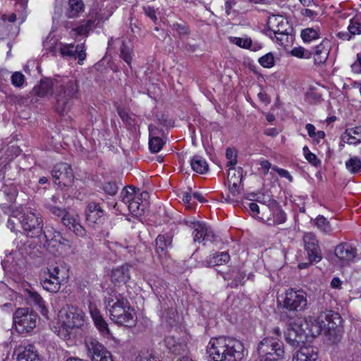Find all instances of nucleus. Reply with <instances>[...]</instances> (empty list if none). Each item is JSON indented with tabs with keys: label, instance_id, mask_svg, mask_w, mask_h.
<instances>
[{
	"label": "nucleus",
	"instance_id": "obj_1",
	"mask_svg": "<svg viewBox=\"0 0 361 361\" xmlns=\"http://www.w3.org/2000/svg\"><path fill=\"white\" fill-rule=\"evenodd\" d=\"M207 350L214 361H238L244 355V346L240 341L224 336L211 338Z\"/></svg>",
	"mask_w": 361,
	"mask_h": 361
},
{
	"label": "nucleus",
	"instance_id": "obj_2",
	"mask_svg": "<svg viewBox=\"0 0 361 361\" xmlns=\"http://www.w3.org/2000/svg\"><path fill=\"white\" fill-rule=\"evenodd\" d=\"M110 318L116 324L128 327L136 324L137 317L128 299L117 291H112L104 300Z\"/></svg>",
	"mask_w": 361,
	"mask_h": 361
},
{
	"label": "nucleus",
	"instance_id": "obj_3",
	"mask_svg": "<svg viewBox=\"0 0 361 361\" xmlns=\"http://www.w3.org/2000/svg\"><path fill=\"white\" fill-rule=\"evenodd\" d=\"M55 109L60 114L68 113L79 93L78 81L74 77L56 76L55 78Z\"/></svg>",
	"mask_w": 361,
	"mask_h": 361
},
{
	"label": "nucleus",
	"instance_id": "obj_4",
	"mask_svg": "<svg viewBox=\"0 0 361 361\" xmlns=\"http://www.w3.org/2000/svg\"><path fill=\"white\" fill-rule=\"evenodd\" d=\"M307 295L302 289L288 288L277 300V306L283 310L280 314L281 320L290 322L307 308Z\"/></svg>",
	"mask_w": 361,
	"mask_h": 361
},
{
	"label": "nucleus",
	"instance_id": "obj_5",
	"mask_svg": "<svg viewBox=\"0 0 361 361\" xmlns=\"http://www.w3.org/2000/svg\"><path fill=\"white\" fill-rule=\"evenodd\" d=\"M85 314L82 310L73 306L62 308L59 314L57 335L64 341H68L73 336L74 331L85 324Z\"/></svg>",
	"mask_w": 361,
	"mask_h": 361
},
{
	"label": "nucleus",
	"instance_id": "obj_6",
	"mask_svg": "<svg viewBox=\"0 0 361 361\" xmlns=\"http://www.w3.org/2000/svg\"><path fill=\"white\" fill-rule=\"evenodd\" d=\"M11 217L18 218L27 236L35 237L42 234L44 221L39 211L30 207L23 210H13Z\"/></svg>",
	"mask_w": 361,
	"mask_h": 361
},
{
	"label": "nucleus",
	"instance_id": "obj_7",
	"mask_svg": "<svg viewBox=\"0 0 361 361\" xmlns=\"http://www.w3.org/2000/svg\"><path fill=\"white\" fill-rule=\"evenodd\" d=\"M333 318H338V320H340L338 314L327 311L320 313L317 318L311 316L304 317L298 324L309 341V338H314L320 335L326 326V322Z\"/></svg>",
	"mask_w": 361,
	"mask_h": 361
},
{
	"label": "nucleus",
	"instance_id": "obj_8",
	"mask_svg": "<svg viewBox=\"0 0 361 361\" xmlns=\"http://www.w3.org/2000/svg\"><path fill=\"white\" fill-rule=\"evenodd\" d=\"M257 351L259 357L257 360H266V361H276L284 356L283 345L281 342L276 341L273 338H265L259 344Z\"/></svg>",
	"mask_w": 361,
	"mask_h": 361
},
{
	"label": "nucleus",
	"instance_id": "obj_9",
	"mask_svg": "<svg viewBox=\"0 0 361 361\" xmlns=\"http://www.w3.org/2000/svg\"><path fill=\"white\" fill-rule=\"evenodd\" d=\"M185 224L192 230V235L195 243H212L216 240V235L212 228L204 222L190 218L184 221Z\"/></svg>",
	"mask_w": 361,
	"mask_h": 361
},
{
	"label": "nucleus",
	"instance_id": "obj_10",
	"mask_svg": "<svg viewBox=\"0 0 361 361\" xmlns=\"http://www.w3.org/2000/svg\"><path fill=\"white\" fill-rule=\"evenodd\" d=\"M37 314L28 308H18L13 314V322L17 331L23 334L30 332L37 323Z\"/></svg>",
	"mask_w": 361,
	"mask_h": 361
},
{
	"label": "nucleus",
	"instance_id": "obj_11",
	"mask_svg": "<svg viewBox=\"0 0 361 361\" xmlns=\"http://www.w3.org/2000/svg\"><path fill=\"white\" fill-rule=\"evenodd\" d=\"M51 175L54 184L60 188L71 185L73 180V170L67 163L61 162L56 164Z\"/></svg>",
	"mask_w": 361,
	"mask_h": 361
},
{
	"label": "nucleus",
	"instance_id": "obj_12",
	"mask_svg": "<svg viewBox=\"0 0 361 361\" xmlns=\"http://www.w3.org/2000/svg\"><path fill=\"white\" fill-rule=\"evenodd\" d=\"M305 250L307 252L310 262H318L322 258V250L316 235L312 233H306L303 236Z\"/></svg>",
	"mask_w": 361,
	"mask_h": 361
},
{
	"label": "nucleus",
	"instance_id": "obj_13",
	"mask_svg": "<svg viewBox=\"0 0 361 361\" xmlns=\"http://www.w3.org/2000/svg\"><path fill=\"white\" fill-rule=\"evenodd\" d=\"M284 336L286 342L293 348H298L301 344L308 342L298 322H293L290 325Z\"/></svg>",
	"mask_w": 361,
	"mask_h": 361
},
{
	"label": "nucleus",
	"instance_id": "obj_14",
	"mask_svg": "<svg viewBox=\"0 0 361 361\" xmlns=\"http://www.w3.org/2000/svg\"><path fill=\"white\" fill-rule=\"evenodd\" d=\"M62 224L73 231L77 236L83 238L86 235V230L80 224V218L77 213L68 211L61 219Z\"/></svg>",
	"mask_w": 361,
	"mask_h": 361
},
{
	"label": "nucleus",
	"instance_id": "obj_15",
	"mask_svg": "<svg viewBox=\"0 0 361 361\" xmlns=\"http://www.w3.org/2000/svg\"><path fill=\"white\" fill-rule=\"evenodd\" d=\"M86 221L89 226L94 227L104 219V211L94 202H90L85 209Z\"/></svg>",
	"mask_w": 361,
	"mask_h": 361
},
{
	"label": "nucleus",
	"instance_id": "obj_16",
	"mask_svg": "<svg viewBox=\"0 0 361 361\" xmlns=\"http://www.w3.org/2000/svg\"><path fill=\"white\" fill-rule=\"evenodd\" d=\"M18 191L17 188L13 185H5L2 190L0 191V195L5 200V202H2L1 206L2 209L7 208L13 214V210L19 209L18 208H14L13 204L16 201L18 196Z\"/></svg>",
	"mask_w": 361,
	"mask_h": 361
},
{
	"label": "nucleus",
	"instance_id": "obj_17",
	"mask_svg": "<svg viewBox=\"0 0 361 361\" xmlns=\"http://www.w3.org/2000/svg\"><path fill=\"white\" fill-rule=\"evenodd\" d=\"M17 351L18 361H42L36 348L32 344L21 345Z\"/></svg>",
	"mask_w": 361,
	"mask_h": 361
},
{
	"label": "nucleus",
	"instance_id": "obj_18",
	"mask_svg": "<svg viewBox=\"0 0 361 361\" xmlns=\"http://www.w3.org/2000/svg\"><path fill=\"white\" fill-rule=\"evenodd\" d=\"M334 319H338V318H333L327 321L326 326L327 330L324 333L326 342L329 345H336L342 338L341 329L337 327L336 324L334 322Z\"/></svg>",
	"mask_w": 361,
	"mask_h": 361
},
{
	"label": "nucleus",
	"instance_id": "obj_19",
	"mask_svg": "<svg viewBox=\"0 0 361 361\" xmlns=\"http://www.w3.org/2000/svg\"><path fill=\"white\" fill-rule=\"evenodd\" d=\"M335 255L343 264H347L355 257L356 249L348 243H341L335 248Z\"/></svg>",
	"mask_w": 361,
	"mask_h": 361
},
{
	"label": "nucleus",
	"instance_id": "obj_20",
	"mask_svg": "<svg viewBox=\"0 0 361 361\" xmlns=\"http://www.w3.org/2000/svg\"><path fill=\"white\" fill-rule=\"evenodd\" d=\"M331 49V42L329 39H324L322 42L314 47L313 55L314 63L317 64L324 63L329 56Z\"/></svg>",
	"mask_w": 361,
	"mask_h": 361
},
{
	"label": "nucleus",
	"instance_id": "obj_21",
	"mask_svg": "<svg viewBox=\"0 0 361 361\" xmlns=\"http://www.w3.org/2000/svg\"><path fill=\"white\" fill-rule=\"evenodd\" d=\"M269 207L271 211V216L267 219L269 224L278 225L283 224L286 221L285 212L276 200H271L269 202Z\"/></svg>",
	"mask_w": 361,
	"mask_h": 361
},
{
	"label": "nucleus",
	"instance_id": "obj_22",
	"mask_svg": "<svg viewBox=\"0 0 361 361\" xmlns=\"http://www.w3.org/2000/svg\"><path fill=\"white\" fill-rule=\"evenodd\" d=\"M293 361H320L317 350L312 346L300 347L293 357Z\"/></svg>",
	"mask_w": 361,
	"mask_h": 361
},
{
	"label": "nucleus",
	"instance_id": "obj_23",
	"mask_svg": "<svg viewBox=\"0 0 361 361\" xmlns=\"http://www.w3.org/2000/svg\"><path fill=\"white\" fill-rule=\"evenodd\" d=\"M164 341L166 348L173 354L180 355L185 353L187 350L185 341L180 337L170 335L165 338Z\"/></svg>",
	"mask_w": 361,
	"mask_h": 361
},
{
	"label": "nucleus",
	"instance_id": "obj_24",
	"mask_svg": "<svg viewBox=\"0 0 361 361\" xmlns=\"http://www.w3.org/2000/svg\"><path fill=\"white\" fill-rule=\"evenodd\" d=\"M267 25L268 30L272 32L283 33L289 30L288 21L282 16H271L268 18Z\"/></svg>",
	"mask_w": 361,
	"mask_h": 361
},
{
	"label": "nucleus",
	"instance_id": "obj_25",
	"mask_svg": "<svg viewBox=\"0 0 361 361\" xmlns=\"http://www.w3.org/2000/svg\"><path fill=\"white\" fill-rule=\"evenodd\" d=\"M42 233L44 235L46 245L48 247H57L62 243V240H64L59 231L49 225L46 226L44 230L42 229Z\"/></svg>",
	"mask_w": 361,
	"mask_h": 361
},
{
	"label": "nucleus",
	"instance_id": "obj_26",
	"mask_svg": "<svg viewBox=\"0 0 361 361\" xmlns=\"http://www.w3.org/2000/svg\"><path fill=\"white\" fill-rule=\"evenodd\" d=\"M85 343L88 356L92 360L97 358V357H99V356L106 350L102 343L92 337H87L85 340Z\"/></svg>",
	"mask_w": 361,
	"mask_h": 361
},
{
	"label": "nucleus",
	"instance_id": "obj_27",
	"mask_svg": "<svg viewBox=\"0 0 361 361\" xmlns=\"http://www.w3.org/2000/svg\"><path fill=\"white\" fill-rule=\"evenodd\" d=\"M148 197L149 193L147 191L140 192L138 197L127 204L129 211L135 216H141L145 208L143 200H147Z\"/></svg>",
	"mask_w": 361,
	"mask_h": 361
},
{
	"label": "nucleus",
	"instance_id": "obj_28",
	"mask_svg": "<svg viewBox=\"0 0 361 361\" xmlns=\"http://www.w3.org/2000/svg\"><path fill=\"white\" fill-rule=\"evenodd\" d=\"M341 140L348 145L361 143V126L346 128L341 135Z\"/></svg>",
	"mask_w": 361,
	"mask_h": 361
},
{
	"label": "nucleus",
	"instance_id": "obj_29",
	"mask_svg": "<svg viewBox=\"0 0 361 361\" xmlns=\"http://www.w3.org/2000/svg\"><path fill=\"white\" fill-rule=\"evenodd\" d=\"M54 82L55 78L53 79L41 80L39 85L34 87V91L35 94L40 97H44L50 94H53L54 96Z\"/></svg>",
	"mask_w": 361,
	"mask_h": 361
},
{
	"label": "nucleus",
	"instance_id": "obj_30",
	"mask_svg": "<svg viewBox=\"0 0 361 361\" xmlns=\"http://www.w3.org/2000/svg\"><path fill=\"white\" fill-rule=\"evenodd\" d=\"M230 259V255L226 252H216L210 255L207 259L202 262V266L203 267H214L219 266L224 263H226Z\"/></svg>",
	"mask_w": 361,
	"mask_h": 361
},
{
	"label": "nucleus",
	"instance_id": "obj_31",
	"mask_svg": "<svg viewBox=\"0 0 361 361\" xmlns=\"http://www.w3.org/2000/svg\"><path fill=\"white\" fill-rule=\"evenodd\" d=\"M157 128L153 125L149 126V147L152 153L159 152L164 146V141L157 135Z\"/></svg>",
	"mask_w": 361,
	"mask_h": 361
},
{
	"label": "nucleus",
	"instance_id": "obj_32",
	"mask_svg": "<svg viewBox=\"0 0 361 361\" xmlns=\"http://www.w3.org/2000/svg\"><path fill=\"white\" fill-rule=\"evenodd\" d=\"M172 238L169 235H159L155 240V251L160 257L166 256L168 248L171 247Z\"/></svg>",
	"mask_w": 361,
	"mask_h": 361
},
{
	"label": "nucleus",
	"instance_id": "obj_33",
	"mask_svg": "<svg viewBox=\"0 0 361 361\" xmlns=\"http://www.w3.org/2000/svg\"><path fill=\"white\" fill-rule=\"evenodd\" d=\"M59 203V197L54 195L49 201L45 203L44 207L51 214L56 216L61 217L62 219L67 213L68 210L60 207Z\"/></svg>",
	"mask_w": 361,
	"mask_h": 361
},
{
	"label": "nucleus",
	"instance_id": "obj_34",
	"mask_svg": "<svg viewBox=\"0 0 361 361\" xmlns=\"http://www.w3.org/2000/svg\"><path fill=\"white\" fill-rule=\"evenodd\" d=\"M245 277V273L240 270L233 269L223 274L224 280H231V282L228 284L231 288H235L239 285H243Z\"/></svg>",
	"mask_w": 361,
	"mask_h": 361
},
{
	"label": "nucleus",
	"instance_id": "obj_35",
	"mask_svg": "<svg viewBox=\"0 0 361 361\" xmlns=\"http://www.w3.org/2000/svg\"><path fill=\"white\" fill-rule=\"evenodd\" d=\"M130 279L128 265H123L112 270L111 280L114 283H126Z\"/></svg>",
	"mask_w": 361,
	"mask_h": 361
},
{
	"label": "nucleus",
	"instance_id": "obj_36",
	"mask_svg": "<svg viewBox=\"0 0 361 361\" xmlns=\"http://www.w3.org/2000/svg\"><path fill=\"white\" fill-rule=\"evenodd\" d=\"M192 169L200 174H204L209 170L207 161L200 155H195L190 159Z\"/></svg>",
	"mask_w": 361,
	"mask_h": 361
},
{
	"label": "nucleus",
	"instance_id": "obj_37",
	"mask_svg": "<svg viewBox=\"0 0 361 361\" xmlns=\"http://www.w3.org/2000/svg\"><path fill=\"white\" fill-rule=\"evenodd\" d=\"M27 300L30 303L37 306L43 315H47L48 310L45 305V302L41 295L36 291H27Z\"/></svg>",
	"mask_w": 361,
	"mask_h": 361
},
{
	"label": "nucleus",
	"instance_id": "obj_38",
	"mask_svg": "<svg viewBox=\"0 0 361 361\" xmlns=\"http://www.w3.org/2000/svg\"><path fill=\"white\" fill-rule=\"evenodd\" d=\"M84 6L82 0H68L66 16L70 18L78 17L83 11Z\"/></svg>",
	"mask_w": 361,
	"mask_h": 361
},
{
	"label": "nucleus",
	"instance_id": "obj_39",
	"mask_svg": "<svg viewBox=\"0 0 361 361\" xmlns=\"http://www.w3.org/2000/svg\"><path fill=\"white\" fill-rule=\"evenodd\" d=\"M48 274L50 278L56 279L63 283L67 279V273L63 266L56 265L48 269Z\"/></svg>",
	"mask_w": 361,
	"mask_h": 361
},
{
	"label": "nucleus",
	"instance_id": "obj_40",
	"mask_svg": "<svg viewBox=\"0 0 361 361\" xmlns=\"http://www.w3.org/2000/svg\"><path fill=\"white\" fill-rule=\"evenodd\" d=\"M41 285L43 288L49 292L56 293L61 288V285L62 284L56 279H52L49 276V278H43L40 281Z\"/></svg>",
	"mask_w": 361,
	"mask_h": 361
},
{
	"label": "nucleus",
	"instance_id": "obj_41",
	"mask_svg": "<svg viewBox=\"0 0 361 361\" xmlns=\"http://www.w3.org/2000/svg\"><path fill=\"white\" fill-rule=\"evenodd\" d=\"M131 53L132 47L130 42L129 41L122 40L120 47V56L128 65L131 63L132 61Z\"/></svg>",
	"mask_w": 361,
	"mask_h": 361
},
{
	"label": "nucleus",
	"instance_id": "obj_42",
	"mask_svg": "<svg viewBox=\"0 0 361 361\" xmlns=\"http://www.w3.org/2000/svg\"><path fill=\"white\" fill-rule=\"evenodd\" d=\"M121 195L123 203L128 204L134 200V199L138 197L139 193L135 192V188L128 186L122 190Z\"/></svg>",
	"mask_w": 361,
	"mask_h": 361
},
{
	"label": "nucleus",
	"instance_id": "obj_43",
	"mask_svg": "<svg viewBox=\"0 0 361 361\" xmlns=\"http://www.w3.org/2000/svg\"><path fill=\"white\" fill-rule=\"evenodd\" d=\"M315 224L318 229L325 234L329 235L333 231L329 221L322 215H319L315 219Z\"/></svg>",
	"mask_w": 361,
	"mask_h": 361
},
{
	"label": "nucleus",
	"instance_id": "obj_44",
	"mask_svg": "<svg viewBox=\"0 0 361 361\" xmlns=\"http://www.w3.org/2000/svg\"><path fill=\"white\" fill-rule=\"evenodd\" d=\"M301 37L305 42H310L319 38V30L313 27L303 29L301 32Z\"/></svg>",
	"mask_w": 361,
	"mask_h": 361
},
{
	"label": "nucleus",
	"instance_id": "obj_45",
	"mask_svg": "<svg viewBox=\"0 0 361 361\" xmlns=\"http://www.w3.org/2000/svg\"><path fill=\"white\" fill-rule=\"evenodd\" d=\"M243 179V169L242 168L231 167L228 171V183H240Z\"/></svg>",
	"mask_w": 361,
	"mask_h": 361
},
{
	"label": "nucleus",
	"instance_id": "obj_46",
	"mask_svg": "<svg viewBox=\"0 0 361 361\" xmlns=\"http://www.w3.org/2000/svg\"><path fill=\"white\" fill-rule=\"evenodd\" d=\"M345 167L351 173H357L361 171V160L357 157H350L345 161Z\"/></svg>",
	"mask_w": 361,
	"mask_h": 361
},
{
	"label": "nucleus",
	"instance_id": "obj_47",
	"mask_svg": "<svg viewBox=\"0 0 361 361\" xmlns=\"http://www.w3.org/2000/svg\"><path fill=\"white\" fill-rule=\"evenodd\" d=\"M59 50L63 57L76 59L77 46L75 47L72 44H61Z\"/></svg>",
	"mask_w": 361,
	"mask_h": 361
},
{
	"label": "nucleus",
	"instance_id": "obj_48",
	"mask_svg": "<svg viewBox=\"0 0 361 361\" xmlns=\"http://www.w3.org/2000/svg\"><path fill=\"white\" fill-rule=\"evenodd\" d=\"M94 323L97 329L104 338H109L111 337V334L109 329L108 324L104 318L96 320Z\"/></svg>",
	"mask_w": 361,
	"mask_h": 361
},
{
	"label": "nucleus",
	"instance_id": "obj_49",
	"mask_svg": "<svg viewBox=\"0 0 361 361\" xmlns=\"http://www.w3.org/2000/svg\"><path fill=\"white\" fill-rule=\"evenodd\" d=\"M303 154L307 159V161L314 166H317L321 164L320 160L317 157V156L311 152L307 146H305L302 148Z\"/></svg>",
	"mask_w": 361,
	"mask_h": 361
},
{
	"label": "nucleus",
	"instance_id": "obj_50",
	"mask_svg": "<svg viewBox=\"0 0 361 361\" xmlns=\"http://www.w3.org/2000/svg\"><path fill=\"white\" fill-rule=\"evenodd\" d=\"M230 41L239 47L243 49H248L249 47H251L252 45V39L250 37L242 38L233 37L230 38Z\"/></svg>",
	"mask_w": 361,
	"mask_h": 361
},
{
	"label": "nucleus",
	"instance_id": "obj_51",
	"mask_svg": "<svg viewBox=\"0 0 361 361\" xmlns=\"http://www.w3.org/2000/svg\"><path fill=\"white\" fill-rule=\"evenodd\" d=\"M290 54L292 56L300 58V59H310L312 56V52L306 50L302 47L293 48Z\"/></svg>",
	"mask_w": 361,
	"mask_h": 361
},
{
	"label": "nucleus",
	"instance_id": "obj_52",
	"mask_svg": "<svg viewBox=\"0 0 361 361\" xmlns=\"http://www.w3.org/2000/svg\"><path fill=\"white\" fill-rule=\"evenodd\" d=\"M348 30L352 37L355 35L361 34V23H360L357 19H351L348 26Z\"/></svg>",
	"mask_w": 361,
	"mask_h": 361
},
{
	"label": "nucleus",
	"instance_id": "obj_53",
	"mask_svg": "<svg viewBox=\"0 0 361 361\" xmlns=\"http://www.w3.org/2000/svg\"><path fill=\"white\" fill-rule=\"evenodd\" d=\"M133 247L134 246L132 245L130 240L128 239H125L121 242L111 243V245H109V248H115V251H116V250H119L120 248L131 250Z\"/></svg>",
	"mask_w": 361,
	"mask_h": 361
},
{
	"label": "nucleus",
	"instance_id": "obj_54",
	"mask_svg": "<svg viewBox=\"0 0 361 361\" xmlns=\"http://www.w3.org/2000/svg\"><path fill=\"white\" fill-rule=\"evenodd\" d=\"M92 23L91 20H88L85 24L72 29V32H74L75 35H86L89 32Z\"/></svg>",
	"mask_w": 361,
	"mask_h": 361
},
{
	"label": "nucleus",
	"instance_id": "obj_55",
	"mask_svg": "<svg viewBox=\"0 0 361 361\" xmlns=\"http://www.w3.org/2000/svg\"><path fill=\"white\" fill-rule=\"evenodd\" d=\"M259 63L264 68H271L274 65V58L272 54L269 53L259 59Z\"/></svg>",
	"mask_w": 361,
	"mask_h": 361
},
{
	"label": "nucleus",
	"instance_id": "obj_56",
	"mask_svg": "<svg viewBox=\"0 0 361 361\" xmlns=\"http://www.w3.org/2000/svg\"><path fill=\"white\" fill-rule=\"evenodd\" d=\"M116 111L122 121L128 125H131L133 122L132 116L128 111L120 106H117Z\"/></svg>",
	"mask_w": 361,
	"mask_h": 361
},
{
	"label": "nucleus",
	"instance_id": "obj_57",
	"mask_svg": "<svg viewBox=\"0 0 361 361\" xmlns=\"http://www.w3.org/2000/svg\"><path fill=\"white\" fill-rule=\"evenodd\" d=\"M103 189L106 193L114 195L118 192V187L115 182L109 181L104 185Z\"/></svg>",
	"mask_w": 361,
	"mask_h": 361
},
{
	"label": "nucleus",
	"instance_id": "obj_58",
	"mask_svg": "<svg viewBox=\"0 0 361 361\" xmlns=\"http://www.w3.org/2000/svg\"><path fill=\"white\" fill-rule=\"evenodd\" d=\"M89 312L91 315V317L93 319V322L103 318L102 315L101 314L99 310H98L97 305L94 303L90 302Z\"/></svg>",
	"mask_w": 361,
	"mask_h": 361
},
{
	"label": "nucleus",
	"instance_id": "obj_59",
	"mask_svg": "<svg viewBox=\"0 0 361 361\" xmlns=\"http://www.w3.org/2000/svg\"><path fill=\"white\" fill-rule=\"evenodd\" d=\"M89 312L91 315V317L93 319V322L103 318L102 315L101 314L99 310H98L97 305L94 303L90 302Z\"/></svg>",
	"mask_w": 361,
	"mask_h": 361
},
{
	"label": "nucleus",
	"instance_id": "obj_60",
	"mask_svg": "<svg viewBox=\"0 0 361 361\" xmlns=\"http://www.w3.org/2000/svg\"><path fill=\"white\" fill-rule=\"evenodd\" d=\"M135 361H160V360L151 353H142L135 357Z\"/></svg>",
	"mask_w": 361,
	"mask_h": 361
},
{
	"label": "nucleus",
	"instance_id": "obj_61",
	"mask_svg": "<svg viewBox=\"0 0 361 361\" xmlns=\"http://www.w3.org/2000/svg\"><path fill=\"white\" fill-rule=\"evenodd\" d=\"M11 80L14 86L20 87L25 81V76L20 72H16L13 74Z\"/></svg>",
	"mask_w": 361,
	"mask_h": 361
},
{
	"label": "nucleus",
	"instance_id": "obj_62",
	"mask_svg": "<svg viewBox=\"0 0 361 361\" xmlns=\"http://www.w3.org/2000/svg\"><path fill=\"white\" fill-rule=\"evenodd\" d=\"M229 192L233 197H237L240 194V183H228Z\"/></svg>",
	"mask_w": 361,
	"mask_h": 361
},
{
	"label": "nucleus",
	"instance_id": "obj_63",
	"mask_svg": "<svg viewBox=\"0 0 361 361\" xmlns=\"http://www.w3.org/2000/svg\"><path fill=\"white\" fill-rule=\"evenodd\" d=\"M226 156L229 160L227 165L228 166H234L237 163L236 156L234 151L231 148H228L226 152Z\"/></svg>",
	"mask_w": 361,
	"mask_h": 361
},
{
	"label": "nucleus",
	"instance_id": "obj_64",
	"mask_svg": "<svg viewBox=\"0 0 361 361\" xmlns=\"http://www.w3.org/2000/svg\"><path fill=\"white\" fill-rule=\"evenodd\" d=\"M351 68L355 73H361V53L357 54V60L351 65Z\"/></svg>",
	"mask_w": 361,
	"mask_h": 361
}]
</instances>
